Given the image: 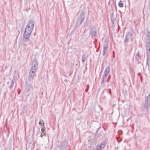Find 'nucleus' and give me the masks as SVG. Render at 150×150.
<instances>
[{
	"label": "nucleus",
	"mask_w": 150,
	"mask_h": 150,
	"mask_svg": "<svg viewBox=\"0 0 150 150\" xmlns=\"http://www.w3.org/2000/svg\"><path fill=\"white\" fill-rule=\"evenodd\" d=\"M141 108L144 114H146L149 111L150 108V93L148 96H145Z\"/></svg>",
	"instance_id": "f257e3e1"
},
{
	"label": "nucleus",
	"mask_w": 150,
	"mask_h": 150,
	"mask_svg": "<svg viewBox=\"0 0 150 150\" xmlns=\"http://www.w3.org/2000/svg\"><path fill=\"white\" fill-rule=\"evenodd\" d=\"M38 67V63L37 59L35 58L33 61L32 65L29 72V79L30 81L32 80L34 78Z\"/></svg>",
	"instance_id": "f03ea898"
},
{
	"label": "nucleus",
	"mask_w": 150,
	"mask_h": 150,
	"mask_svg": "<svg viewBox=\"0 0 150 150\" xmlns=\"http://www.w3.org/2000/svg\"><path fill=\"white\" fill-rule=\"evenodd\" d=\"M32 30L33 29L26 27L23 34V40L24 42H27L29 40Z\"/></svg>",
	"instance_id": "7ed1b4c3"
},
{
	"label": "nucleus",
	"mask_w": 150,
	"mask_h": 150,
	"mask_svg": "<svg viewBox=\"0 0 150 150\" xmlns=\"http://www.w3.org/2000/svg\"><path fill=\"white\" fill-rule=\"evenodd\" d=\"M85 15L83 13L80 14L76 20V24L77 25L80 26L83 22L85 18Z\"/></svg>",
	"instance_id": "20e7f679"
},
{
	"label": "nucleus",
	"mask_w": 150,
	"mask_h": 150,
	"mask_svg": "<svg viewBox=\"0 0 150 150\" xmlns=\"http://www.w3.org/2000/svg\"><path fill=\"white\" fill-rule=\"evenodd\" d=\"M132 33L128 32L126 33L125 38L124 40V43L126 45L128 42V40L132 36Z\"/></svg>",
	"instance_id": "39448f33"
},
{
	"label": "nucleus",
	"mask_w": 150,
	"mask_h": 150,
	"mask_svg": "<svg viewBox=\"0 0 150 150\" xmlns=\"http://www.w3.org/2000/svg\"><path fill=\"white\" fill-rule=\"evenodd\" d=\"M108 47V42L107 41L103 43V50L102 55L103 56L105 55V54L107 51Z\"/></svg>",
	"instance_id": "423d86ee"
},
{
	"label": "nucleus",
	"mask_w": 150,
	"mask_h": 150,
	"mask_svg": "<svg viewBox=\"0 0 150 150\" xmlns=\"http://www.w3.org/2000/svg\"><path fill=\"white\" fill-rule=\"evenodd\" d=\"M106 142L105 141H104L103 142H101L100 145H98L96 148L97 150H100L103 149L106 145Z\"/></svg>",
	"instance_id": "0eeeda50"
},
{
	"label": "nucleus",
	"mask_w": 150,
	"mask_h": 150,
	"mask_svg": "<svg viewBox=\"0 0 150 150\" xmlns=\"http://www.w3.org/2000/svg\"><path fill=\"white\" fill-rule=\"evenodd\" d=\"M34 25V22L33 19H30L28 22L26 27L33 29Z\"/></svg>",
	"instance_id": "6e6552de"
},
{
	"label": "nucleus",
	"mask_w": 150,
	"mask_h": 150,
	"mask_svg": "<svg viewBox=\"0 0 150 150\" xmlns=\"http://www.w3.org/2000/svg\"><path fill=\"white\" fill-rule=\"evenodd\" d=\"M67 143L66 141H64L62 143V144L59 146L60 150H63L65 149L67 146Z\"/></svg>",
	"instance_id": "1a4fd4ad"
},
{
	"label": "nucleus",
	"mask_w": 150,
	"mask_h": 150,
	"mask_svg": "<svg viewBox=\"0 0 150 150\" xmlns=\"http://www.w3.org/2000/svg\"><path fill=\"white\" fill-rule=\"evenodd\" d=\"M110 67L109 66L106 68L104 72L103 76L106 77L110 72Z\"/></svg>",
	"instance_id": "9d476101"
},
{
	"label": "nucleus",
	"mask_w": 150,
	"mask_h": 150,
	"mask_svg": "<svg viewBox=\"0 0 150 150\" xmlns=\"http://www.w3.org/2000/svg\"><path fill=\"white\" fill-rule=\"evenodd\" d=\"M135 59L137 62L138 63H140V62L139 61V51H138L136 55V56L135 57Z\"/></svg>",
	"instance_id": "9b49d317"
},
{
	"label": "nucleus",
	"mask_w": 150,
	"mask_h": 150,
	"mask_svg": "<svg viewBox=\"0 0 150 150\" xmlns=\"http://www.w3.org/2000/svg\"><path fill=\"white\" fill-rule=\"evenodd\" d=\"M93 38H96L97 36V33L96 31H91L90 32Z\"/></svg>",
	"instance_id": "f8f14e48"
},
{
	"label": "nucleus",
	"mask_w": 150,
	"mask_h": 150,
	"mask_svg": "<svg viewBox=\"0 0 150 150\" xmlns=\"http://www.w3.org/2000/svg\"><path fill=\"white\" fill-rule=\"evenodd\" d=\"M87 57L88 56H86V54H82V62H84L86 59L87 58Z\"/></svg>",
	"instance_id": "ddd939ff"
},
{
	"label": "nucleus",
	"mask_w": 150,
	"mask_h": 150,
	"mask_svg": "<svg viewBox=\"0 0 150 150\" xmlns=\"http://www.w3.org/2000/svg\"><path fill=\"white\" fill-rule=\"evenodd\" d=\"M106 77L103 76L101 79V84H103L105 82Z\"/></svg>",
	"instance_id": "4468645a"
},
{
	"label": "nucleus",
	"mask_w": 150,
	"mask_h": 150,
	"mask_svg": "<svg viewBox=\"0 0 150 150\" xmlns=\"http://www.w3.org/2000/svg\"><path fill=\"white\" fill-rule=\"evenodd\" d=\"M39 124L41 126V127H44V121L42 120H40Z\"/></svg>",
	"instance_id": "2eb2a0df"
},
{
	"label": "nucleus",
	"mask_w": 150,
	"mask_h": 150,
	"mask_svg": "<svg viewBox=\"0 0 150 150\" xmlns=\"http://www.w3.org/2000/svg\"><path fill=\"white\" fill-rule=\"evenodd\" d=\"M146 37L150 38V32L149 30L148 31L147 33L146 34Z\"/></svg>",
	"instance_id": "dca6fc26"
},
{
	"label": "nucleus",
	"mask_w": 150,
	"mask_h": 150,
	"mask_svg": "<svg viewBox=\"0 0 150 150\" xmlns=\"http://www.w3.org/2000/svg\"><path fill=\"white\" fill-rule=\"evenodd\" d=\"M118 5L120 7H122L123 6V4L122 3V1L121 0L118 3Z\"/></svg>",
	"instance_id": "f3484780"
},
{
	"label": "nucleus",
	"mask_w": 150,
	"mask_h": 150,
	"mask_svg": "<svg viewBox=\"0 0 150 150\" xmlns=\"http://www.w3.org/2000/svg\"><path fill=\"white\" fill-rule=\"evenodd\" d=\"M146 47H150V41L145 42Z\"/></svg>",
	"instance_id": "a211bd4d"
},
{
	"label": "nucleus",
	"mask_w": 150,
	"mask_h": 150,
	"mask_svg": "<svg viewBox=\"0 0 150 150\" xmlns=\"http://www.w3.org/2000/svg\"><path fill=\"white\" fill-rule=\"evenodd\" d=\"M114 14L113 13L111 14V21H115V18L113 17Z\"/></svg>",
	"instance_id": "6ab92c4d"
},
{
	"label": "nucleus",
	"mask_w": 150,
	"mask_h": 150,
	"mask_svg": "<svg viewBox=\"0 0 150 150\" xmlns=\"http://www.w3.org/2000/svg\"><path fill=\"white\" fill-rule=\"evenodd\" d=\"M146 54H147V59H148V57H150V51H146Z\"/></svg>",
	"instance_id": "aec40b11"
},
{
	"label": "nucleus",
	"mask_w": 150,
	"mask_h": 150,
	"mask_svg": "<svg viewBox=\"0 0 150 150\" xmlns=\"http://www.w3.org/2000/svg\"><path fill=\"white\" fill-rule=\"evenodd\" d=\"M45 126H44V127H41V131L42 133H44V132L45 131Z\"/></svg>",
	"instance_id": "412c9836"
},
{
	"label": "nucleus",
	"mask_w": 150,
	"mask_h": 150,
	"mask_svg": "<svg viewBox=\"0 0 150 150\" xmlns=\"http://www.w3.org/2000/svg\"><path fill=\"white\" fill-rule=\"evenodd\" d=\"M150 41V38H145V42Z\"/></svg>",
	"instance_id": "4be33fe9"
},
{
	"label": "nucleus",
	"mask_w": 150,
	"mask_h": 150,
	"mask_svg": "<svg viewBox=\"0 0 150 150\" xmlns=\"http://www.w3.org/2000/svg\"><path fill=\"white\" fill-rule=\"evenodd\" d=\"M16 79V78L15 77H14L13 79H12V82L14 83Z\"/></svg>",
	"instance_id": "5701e85b"
},
{
	"label": "nucleus",
	"mask_w": 150,
	"mask_h": 150,
	"mask_svg": "<svg viewBox=\"0 0 150 150\" xmlns=\"http://www.w3.org/2000/svg\"><path fill=\"white\" fill-rule=\"evenodd\" d=\"M87 88L85 90V92L86 93H87L88 91V88H89V86H88V85H87Z\"/></svg>",
	"instance_id": "b1692460"
},
{
	"label": "nucleus",
	"mask_w": 150,
	"mask_h": 150,
	"mask_svg": "<svg viewBox=\"0 0 150 150\" xmlns=\"http://www.w3.org/2000/svg\"><path fill=\"white\" fill-rule=\"evenodd\" d=\"M110 74L108 76V79H107V82H109V79L110 78Z\"/></svg>",
	"instance_id": "393cba45"
},
{
	"label": "nucleus",
	"mask_w": 150,
	"mask_h": 150,
	"mask_svg": "<svg viewBox=\"0 0 150 150\" xmlns=\"http://www.w3.org/2000/svg\"><path fill=\"white\" fill-rule=\"evenodd\" d=\"M146 51H150V47H146Z\"/></svg>",
	"instance_id": "a878e982"
},
{
	"label": "nucleus",
	"mask_w": 150,
	"mask_h": 150,
	"mask_svg": "<svg viewBox=\"0 0 150 150\" xmlns=\"http://www.w3.org/2000/svg\"><path fill=\"white\" fill-rule=\"evenodd\" d=\"M117 142H120L121 141V140H120V138H117Z\"/></svg>",
	"instance_id": "bb28decb"
},
{
	"label": "nucleus",
	"mask_w": 150,
	"mask_h": 150,
	"mask_svg": "<svg viewBox=\"0 0 150 150\" xmlns=\"http://www.w3.org/2000/svg\"><path fill=\"white\" fill-rule=\"evenodd\" d=\"M13 84H14L13 83L11 82V85L10 86V88H11L13 86Z\"/></svg>",
	"instance_id": "cd10ccee"
},
{
	"label": "nucleus",
	"mask_w": 150,
	"mask_h": 150,
	"mask_svg": "<svg viewBox=\"0 0 150 150\" xmlns=\"http://www.w3.org/2000/svg\"><path fill=\"white\" fill-rule=\"evenodd\" d=\"M99 107L100 108V110L102 111L103 110V108H102L100 106H99Z\"/></svg>",
	"instance_id": "c85d7f7f"
},
{
	"label": "nucleus",
	"mask_w": 150,
	"mask_h": 150,
	"mask_svg": "<svg viewBox=\"0 0 150 150\" xmlns=\"http://www.w3.org/2000/svg\"><path fill=\"white\" fill-rule=\"evenodd\" d=\"M112 23V24H114L115 23V21H111Z\"/></svg>",
	"instance_id": "c756f323"
},
{
	"label": "nucleus",
	"mask_w": 150,
	"mask_h": 150,
	"mask_svg": "<svg viewBox=\"0 0 150 150\" xmlns=\"http://www.w3.org/2000/svg\"><path fill=\"white\" fill-rule=\"evenodd\" d=\"M115 55L114 54V51H113V57L114 58L115 57Z\"/></svg>",
	"instance_id": "7c9ffc66"
},
{
	"label": "nucleus",
	"mask_w": 150,
	"mask_h": 150,
	"mask_svg": "<svg viewBox=\"0 0 150 150\" xmlns=\"http://www.w3.org/2000/svg\"><path fill=\"white\" fill-rule=\"evenodd\" d=\"M30 88H33V86L31 85L30 86Z\"/></svg>",
	"instance_id": "2f4dec72"
},
{
	"label": "nucleus",
	"mask_w": 150,
	"mask_h": 150,
	"mask_svg": "<svg viewBox=\"0 0 150 150\" xmlns=\"http://www.w3.org/2000/svg\"><path fill=\"white\" fill-rule=\"evenodd\" d=\"M118 147H116L115 148V150H118Z\"/></svg>",
	"instance_id": "473e14b6"
},
{
	"label": "nucleus",
	"mask_w": 150,
	"mask_h": 150,
	"mask_svg": "<svg viewBox=\"0 0 150 150\" xmlns=\"http://www.w3.org/2000/svg\"><path fill=\"white\" fill-rule=\"evenodd\" d=\"M43 133V135H44L45 136H46V133L45 132H44Z\"/></svg>",
	"instance_id": "72a5a7b5"
},
{
	"label": "nucleus",
	"mask_w": 150,
	"mask_h": 150,
	"mask_svg": "<svg viewBox=\"0 0 150 150\" xmlns=\"http://www.w3.org/2000/svg\"><path fill=\"white\" fill-rule=\"evenodd\" d=\"M40 137H43V135L42 134H41L40 136Z\"/></svg>",
	"instance_id": "f704fd0d"
},
{
	"label": "nucleus",
	"mask_w": 150,
	"mask_h": 150,
	"mask_svg": "<svg viewBox=\"0 0 150 150\" xmlns=\"http://www.w3.org/2000/svg\"><path fill=\"white\" fill-rule=\"evenodd\" d=\"M98 50H99V49H97V50H96V52H98Z\"/></svg>",
	"instance_id": "c9c22d12"
},
{
	"label": "nucleus",
	"mask_w": 150,
	"mask_h": 150,
	"mask_svg": "<svg viewBox=\"0 0 150 150\" xmlns=\"http://www.w3.org/2000/svg\"><path fill=\"white\" fill-rule=\"evenodd\" d=\"M30 89H28V92H29L30 91Z\"/></svg>",
	"instance_id": "e433bc0d"
},
{
	"label": "nucleus",
	"mask_w": 150,
	"mask_h": 150,
	"mask_svg": "<svg viewBox=\"0 0 150 150\" xmlns=\"http://www.w3.org/2000/svg\"><path fill=\"white\" fill-rule=\"evenodd\" d=\"M35 35V33H34V35Z\"/></svg>",
	"instance_id": "4c0bfd02"
},
{
	"label": "nucleus",
	"mask_w": 150,
	"mask_h": 150,
	"mask_svg": "<svg viewBox=\"0 0 150 150\" xmlns=\"http://www.w3.org/2000/svg\"><path fill=\"white\" fill-rule=\"evenodd\" d=\"M8 133H9V130H8Z\"/></svg>",
	"instance_id": "58836bf2"
}]
</instances>
